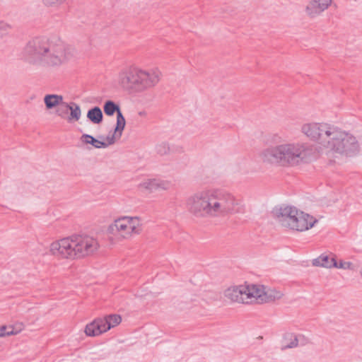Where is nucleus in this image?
<instances>
[{"instance_id": "nucleus-3", "label": "nucleus", "mask_w": 362, "mask_h": 362, "mask_svg": "<svg viewBox=\"0 0 362 362\" xmlns=\"http://www.w3.org/2000/svg\"><path fill=\"white\" fill-rule=\"evenodd\" d=\"M72 49L58 37H37L25 45L22 57L29 64L59 67L72 57Z\"/></svg>"}, {"instance_id": "nucleus-30", "label": "nucleus", "mask_w": 362, "mask_h": 362, "mask_svg": "<svg viewBox=\"0 0 362 362\" xmlns=\"http://www.w3.org/2000/svg\"><path fill=\"white\" fill-rule=\"evenodd\" d=\"M361 275H362V267H361Z\"/></svg>"}, {"instance_id": "nucleus-26", "label": "nucleus", "mask_w": 362, "mask_h": 362, "mask_svg": "<svg viewBox=\"0 0 362 362\" xmlns=\"http://www.w3.org/2000/svg\"><path fill=\"white\" fill-rule=\"evenodd\" d=\"M11 29V26L10 24L5 21H0V38L8 35Z\"/></svg>"}, {"instance_id": "nucleus-22", "label": "nucleus", "mask_w": 362, "mask_h": 362, "mask_svg": "<svg viewBox=\"0 0 362 362\" xmlns=\"http://www.w3.org/2000/svg\"><path fill=\"white\" fill-rule=\"evenodd\" d=\"M156 153L160 156H168L171 153L170 144L167 141L158 142L155 146Z\"/></svg>"}, {"instance_id": "nucleus-7", "label": "nucleus", "mask_w": 362, "mask_h": 362, "mask_svg": "<svg viewBox=\"0 0 362 362\" xmlns=\"http://www.w3.org/2000/svg\"><path fill=\"white\" fill-rule=\"evenodd\" d=\"M107 231L128 239L141 232V223L137 216H121L108 226Z\"/></svg>"}, {"instance_id": "nucleus-5", "label": "nucleus", "mask_w": 362, "mask_h": 362, "mask_svg": "<svg viewBox=\"0 0 362 362\" xmlns=\"http://www.w3.org/2000/svg\"><path fill=\"white\" fill-rule=\"evenodd\" d=\"M100 247L98 240L89 235H73L51 243L50 253L59 258L78 259L90 256Z\"/></svg>"}, {"instance_id": "nucleus-1", "label": "nucleus", "mask_w": 362, "mask_h": 362, "mask_svg": "<svg viewBox=\"0 0 362 362\" xmlns=\"http://www.w3.org/2000/svg\"><path fill=\"white\" fill-rule=\"evenodd\" d=\"M301 132L319 147L332 154L346 157L356 155L360 151L359 143L351 133L327 122L303 124Z\"/></svg>"}, {"instance_id": "nucleus-11", "label": "nucleus", "mask_w": 362, "mask_h": 362, "mask_svg": "<svg viewBox=\"0 0 362 362\" xmlns=\"http://www.w3.org/2000/svg\"><path fill=\"white\" fill-rule=\"evenodd\" d=\"M317 222V220L315 217L298 210V214L296 215L290 229L300 232L305 231L313 227Z\"/></svg>"}, {"instance_id": "nucleus-15", "label": "nucleus", "mask_w": 362, "mask_h": 362, "mask_svg": "<svg viewBox=\"0 0 362 362\" xmlns=\"http://www.w3.org/2000/svg\"><path fill=\"white\" fill-rule=\"evenodd\" d=\"M126 121L122 112H118L117 115V123L115 128L114 132L112 134L107 136L109 143L115 144L116 140L120 139L122 134V132L125 127Z\"/></svg>"}, {"instance_id": "nucleus-17", "label": "nucleus", "mask_w": 362, "mask_h": 362, "mask_svg": "<svg viewBox=\"0 0 362 362\" xmlns=\"http://www.w3.org/2000/svg\"><path fill=\"white\" fill-rule=\"evenodd\" d=\"M304 337L302 335H296L293 333H286L284 337L281 350L297 347L301 339Z\"/></svg>"}, {"instance_id": "nucleus-13", "label": "nucleus", "mask_w": 362, "mask_h": 362, "mask_svg": "<svg viewBox=\"0 0 362 362\" xmlns=\"http://www.w3.org/2000/svg\"><path fill=\"white\" fill-rule=\"evenodd\" d=\"M322 3L317 4L316 0H310L305 6V13L311 18L320 16L322 12L327 9L326 1L322 0Z\"/></svg>"}, {"instance_id": "nucleus-8", "label": "nucleus", "mask_w": 362, "mask_h": 362, "mask_svg": "<svg viewBox=\"0 0 362 362\" xmlns=\"http://www.w3.org/2000/svg\"><path fill=\"white\" fill-rule=\"evenodd\" d=\"M254 285L231 286L224 291L225 297L231 302L238 303H254Z\"/></svg>"}, {"instance_id": "nucleus-10", "label": "nucleus", "mask_w": 362, "mask_h": 362, "mask_svg": "<svg viewBox=\"0 0 362 362\" xmlns=\"http://www.w3.org/2000/svg\"><path fill=\"white\" fill-rule=\"evenodd\" d=\"M273 214L281 226L290 229L296 215L298 214V209L293 206H284L274 209Z\"/></svg>"}, {"instance_id": "nucleus-9", "label": "nucleus", "mask_w": 362, "mask_h": 362, "mask_svg": "<svg viewBox=\"0 0 362 362\" xmlns=\"http://www.w3.org/2000/svg\"><path fill=\"white\" fill-rule=\"evenodd\" d=\"M254 303H265L281 298L282 292L274 288H267L262 285H254Z\"/></svg>"}, {"instance_id": "nucleus-28", "label": "nucleus", "mask_w": 362, "mask_h": 362, "mask_svg": "<svg viewBox=\"0 0 362 362\" xmlns=\"http://www.w3.org/2000/svg\"><path fill=\"white\" fill-rule=\"evenodd\" d=\"M334 267L344 269H353V264L350 262L340 260L339 262L336 261V266H334Z\"/></svg>"}, {"instance_id": "nucleus-23", "label": "nucleus", "mask_w": 362, "mask_h": 362, "mask_svg": "<svg viewBox=\"0 0 362 362\" xmlns=\"http://www.w3.org/2000/svg\"><path fill=\"white\" fill-rule=\"evenodd\" d=\"M103 320L107 322L105 325L106 331L109 330L111 327H114L121 322L122 318L119 315H110L105 318H102Z\"/></svg>"}, {"instance_id": "nucleus-19", "label": "nucleus", "mask_w": 362, "mask_h": 362, "mask_svg": "<svg viewBox=\"0 0 362 362\" xmlns=\"http://www.w3.org/2000/svg\"><path fill=\"white\" fill-rule=\"evenodd\" d=\"M44 102L47 109L57 107L63 102V97L60 95L49 94L44 98Z\"/></svg>"}, {"instance_id": "nucleus-6", "label": "nucleus", "mask_w": 362, "mask_h": 362, "mask_svg": "<svg viewBox=\"0 0 362 362\" xmlns=\"http://www.w3.org/2000/svg\"><path fill=\"white\" fill-rule=\"evenodd\" d=\"M161 71L158 68L142 69L129 66L118 74L117 83L125 91L140 93L154 88L160 81Z\"/></svg>"}, {"instance_id": "nucleus-4", "label": "nucleus", "mask_w": 362, "mask_h": 362, "mask_svg": "<svg viewBox=\"0 0 362 362\" xmlns=\"http://www.w3.org/2000/svg\"><path fill=\"white\" fill-rule=\"evenodd\" d=\"M313 148L300 142H285L267 147L259 153L263 163L282 167H293L310 160Z\"/></svg>"}, {"instance_id": "nucleus-18", "label": "nucleus", "mask_w": 362, "mask_h": 362, "mask_svg": "<svg viewBox=\"0 0 362 362\" xmlns=\"http://www.w3.org/2000/svg\"><path fill=\"white\" fill-rule=\"evenodd\" d=\"M312 264L315 267L332 268L336 266V259L334 256L329 257L327 255L322 254L318 257L313 259Z\"/></svg>"}, {"instance_id": "nucleus-2", "label": "nucleus", "mask_w": 362, "mask_h": 362, "mask_svg": "<svg viewBox=\"0 0 362 362\" xmlns=\"http://www.w3.org/2000/svg\"><path fill=\"white\" fill-rule=\"evenodd\" d=\"M238 199L228 190L206 188L197 191L186 200L188 211L197 218H223L238 211Z\"/></svg>"}, {"instance_id": "nucleus-25", "label": "nucleus", "mask_w": 362, "mask_h": 362, "mask_svg": "<svg viewBox=\"0 0 362 362\" xmlns=\"http://www.w3.org/2000/svg\"><path fill=\"white\" fill-rule=\"evenodd\" d=\"M70 103L62 102L56 110V114L62 119H67Z\"/></svg>"}, {"instance_id": "nucleus-27", "label": "nucleus", "mask_w": 362, "mask_h": 362, "mask_svg": "<svg viewBox=\"0 0 362 362\" xmlns=\"http://www.w3.org/2000/svg\"><path fill=\"white\" fill-rule=\"evenodd\" d=\"M8 330L7 331H11L12 334L11 335H16L18 333H20L23 329V325L22 323L17 324L16 325H11V326H7Z\"/></svg>"}, {"instance_id": "nucleus-16", "label": "nucleus", "mask_w": 362, "mask_h": 362, "mask_svg": "<svg viewBox=\"0 0 362 362\" xmlns=\"http://www.w3.org/2000/svg\"><path fill=\"white\" fill-rule=\"evenodd\" d=\"M80 139L82 143H83L85 144H91L93 146H94L96 148H106L109 145L112 144L109 143L107 136L105 138L106 141H105L103 140L96 139L93 136H91L90 134H83L81 136Z\"/></svg>"}, {"instance_id": "nucleus-21", "label": "nucleus", "mask_w": 362, "mask_h": 362, "mask_svg": "<svg viewBox=\"0 0 362 362\" xmlns=\"http://www.w3.org/2000/svg\"><path fill=\"white\" fill-rule=\"evenodd\" d=\"M70 115L67 117L69 122L78 121L81 116V110L80 106L76 103H71L69 106Z\"/></svg>"}, {"instance_id": "nucleus-20", "label": "nucleus", "mask_w": 362, "mask_h": 362, "mask_svg": "<svg viewBox=\"0 0 362 362\" xmlns=\"http://www.w3.org/2000/svg\"><path fill=\"white\" fill-rule=\"evenodd\" d=\"M87 118L93 124H98L103 122V115L99 107H94L87 112Z\"/></svg>"}, {"instance_id": "nucleus-14", "label": "nucleus", "mask_w": 362, "mask_h": 362, "mask_svg": "<svg viewBox=\"0 0 362 362\" xmlns=\"http://www.w3.org/2000/svg\"><path fill=\"white\" fill-rule=\"evenodd\" d=\"M107 322L98 318L88 324L85 328V333L87 336L95 337L106 332L105 325Z\"/></svg>"}, {"instance_id": "nucleus-24", "label": "nucleus", "mask_w": 362, "mask_h": 362, "mask_svg": "<svg viewBox=\"0 0 362 362\" xmlns=\"http://www.w3.org/2000/svg\"><path fill=\"white\" fill-rule=\"evenodd\" d=\"M103 109L105 113L108 116L113 115L115 112L117 113V115H118V112H122L119 106L116 105L112 100L106 101L105 103L104 104Z\"/></svg>"}, {"instance_id": "nucleus-12", "label": "nucleus", "mask_w": 362, "mask_h": 362, "mask_svg": "<svg viewBox=\"0 0 362 362\" xmlns=\"http://www.w3.org/2000/svg\"><path fill=\"white\" fill-rule=\"evenodd\" d=\"M169 182L158 178L146 179L143 180L139 185V188L141 190H146L153 192L158 189L166 190L169 188Z\"/></svg>"}, {"instance_id": "nucleus-29", "label": "nucleus", "mask_w": 362, "mask_h": 362, "mask_svg": "<svg viewBox=\"0 0 362 362\" xmlns=\"http://www.w3.org/2000/svg\"><path fill=\"white\" fill-rule=\"evenodd\" d=\"M8 327L6 325H3L0 327V337H4L6 336H11V334H12L11 331H7Z\"/></svg>"}]
</instances>
